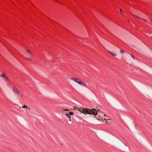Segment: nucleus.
I'll return each mask as SVG.
<instances>
[{"mask_svg":"<svg viewBox=\"0 0 152 152\" xmlns=\"http://www.w3.org/2000/svg\"><path fill=\"white\" fill-rule=\"evenodd\" d=\"M151 38H152V36H151Z\"/></svg>","mask_w":152,"mask_h":152,"instance_id":"nucleus-20","label":"nucleus"},{"mask_svg":"<svg viewBox=\"0 0 152 152\" xmlns=\"http://www.w3.org/2000/svg\"><path fill=\"white\" fill-rule=\"evenodd\" d=\"M65 116L69 119V120L70 121H71V117L70 115H69V114L67 113H66L65 114Z\"/></svg>","mask_w":152,"mask_h":152,"instance_id":"nucleus-9","label":"nucleus"},{"mask_svg":"<svg viewBox=\"0 0 152 152\" xmlns=\"http://www.w3.org/2000/svg\"><path fill=\"white\" fill-rule=\"evenodd\" d=\"M25 53L26 54L28 53L29 56L28 57V58H26L29 60H31V58H30V56H32V53H31L30 52V51L29 50H26V51L25 52Z\"/></svg>","mask_w":152,"mask_h":152,"instance_id":"nucleus-5","label":"nucleus"},{"mask_svg":"<svg viewBox=\"0 0 152 152\" xmlns=\"http://www.w3.org/2000/svg\"><path fill=\"white\" fill-rule=\"evenodd\" d=\"M63 111H65V109H64V108H63Z\"/></svg>","mask_w":152,"mask_h":152,"instance_id":"nucleus-16","label":"nucleus"},{"mask_svg":"<svg viewBox=\"0 0 152 152\" xmlns=\"http://www.w3.org/2000/svg\"><path fill=\"white\" fill-rule=\"evenodd\" d=\"M0 77H1L3 80L5 82H9L10 81L9 79L4 74H3L2 75H1L0 76Z\"/></svg>","mask_w":152,"mask_h":152,"instance_id":"nucleus-3","label":"nucleus"},{"mask_svg":"<svg viewBox=\"0 0 152 152\" xmlns=\"http://www.w3.org/2000/svg\"><path fill=\"white\" fill-rule=\"evenodd\" d=\"M131 56L133 58V59H134V60L135 59V58L133 57V56L132 55H131Z\"/></svg>","mask_w":152,"mask_h":152,"instance_id":"nucleus-14","label":"nucleus"},{"mask_svg":"<svg viewBox=\"0 0 152 152\" xmlns=\"http://www.w3.org/2000/svg\"><path fill=\"white\" fill-rule=\"evenodd\" d=\"M120 52H121V53L122 54H123L124 53V52L123 51V50H120Z\"/></svg>","mask_w":152,"mask_h":152,"instance_id":"nucleus-13","label":"nucleus"},{"mask_svg":"<svg viewBox=\"0 0 152 152\" xmlns=\"http://www.w3.org/2000/svg\"><path fill=\"white\" fill-rule=\"evenodd\" d=\"M120 11L121 12L122 11V10L121 9H120Z\"/></svg>","mask_w":152,"mask_h":152,"instance_id":"nucleus-17","label":"nucleus"},{"mask_svg":"<svg viewBox=\"0 0 152 152\" xmlns=\"http://www.w3.org/2000/svg\"><path fill=\"white\" fill-rule=\"evenodd\" d=\"M76 109H77L78 110H79L81 113L84 114L85 115L86 114H88L95 116L98 114V112L95 109H91L87 108L83 109V108L78 109L77 107H74L73 109L75 110Z\"/></svg>","mask_w":152,"mask_h":152,"instance_id":"nucleus-1","label":"nucleus"},{"mask_svg":"<svg viewBox=\"0 0 152 152\" xmlns=\"http://www.w3.org/2000/svg\"><path fill=\"white\" fill-rule=\"evenodd\" d=\"M106 117V115H102L101 116L99 115V118H98V120H102V121H103L104 120V118H106L105 117Z\"/></svg>","mask_w":152,"mask_h":152,"instance_id":"nucleus-6","label":"nucleus"},{"mask_svg":"<svg viewBox=\"0 0 152 152\" xmlns=\"http://www.w3.org/2000/svg\"><path fill=\"white\" fill-rule=\"evenodd\" d=\"M108 52L110 53V54H111L114 56H117L116 54L115 53H113L110 52L109 51H108Z\"/></svg>","mask_w":152,"mask_h":152,"instance_id":"nucleus-10","label":"nucleus"},{"mask_svg":"<svg viewBox=\"0 0 152 152\" xmlns=\"http://www.w3.org/2000/svg\"><path fill=\"white\" fill-rule=\"evenodd\" d=\"M104 120H105L106 121V122H105V123L109 125H110V122H109V121H110V119H107L106 118H104Z\"/></svg>","mask_w":152,"mask_h":152,"instance_id":"nucleus-7","label":"nucleus"},{"mask_svg":"<svg viewBox=\"0 0 152 152\" xmlns=\"http://www.w3.org/2000/svg\"><path fill=\"white\" fill-rule=\"evenodd\" d=\"M151 21V23H152V21Z\"/></svg>","mask_w":152,"mask_h":152,"instance_id":"nucleus-19","label":"nucleus"},{"mask_svg":"<svg viewBox=\"0 0 152 152\" xmlns=\"http://www.w3.org/2000/svg\"><path fill=\"white\" fill-rule=\"evenodd\" d=\"M69 115H74V113L72 112H70L69 114Z\"/></svg>","mask_w":152,"mask_h":152,"instance_id":"nucleus-12","label":"nucleus"},{"mask_svg":"<svg viewBox=\"0 0 152 152\" xmlns=\"http://www.w3.org/2000/svg\"><path fill=\"white\" fill-rule=\"evenodd\" d=\"M12 91L15 94H19L20 92L19 90L16 87L14 86L12 88Z\"/></svg>","mask_w":152,"mask_h":152,"instance_id":"nucleus-4","label":"nucleus"},{"mask_svg":"<svg viewBox=\"0 0 152 152\" xmlns=\"http://www.w3.org/2000/svg\"><path fill=\"white\" fill-rule=\"evenodd\" d=\"M65 111H68L69 110L68 109H66L65 110Z\"/></svg>","mask_w":152,"mask_h":152,"instance_id":"nucleus-15","label":"nucleus"},{"mask_svg":"<svg viewBox=\"0 0 152 152\" xmlns=\"http://www.w3.org/2000/svg\"><path fill=\"white\" fill-rule=\"evenodd\" d=\"M70 79L72 80L75 81V82H76L81 86L85 87L86 86V83H84L83 82L81 81L80 79H79L77 78H75V77H73V78H70Z\"/></svg>","mask_w":152,"mask_h":152,"instance_id":"nucleus-2","label":"nucleus"},{"mask_svg":"<svg viewBox=\"0 0 152 152\" xmlns=\"http://www.w3.org/2000/svg\"><path fill=\"white\" fill-rule=\"evenodd\" d=\"M151 21V23H152V21Z\"/></svg>","mask_w":152,"mask_h":152,"instance_id":"nucleus-18","label":"nucleus"},{"mask_svg":"<svg viewBox=\"0 0 152 152\" xmlns=\"http://www.w3.org/2000/svg\"><path fill=\"white\" fill-rule=\"evenodd\" d=\"M22 107L23 108H28L29 110H30V108L29 107L28 108V107L26 106L25 105H24V106H22Z\"/></svg>","mask_w":152,"mask_h":152,"instance_id":"nucleus-11","label":"nucleus"},{"mask_svg":"<svg viewBox=\"0 0 152 152\" xmlns=\"http://www.w3.org/2000/svg\"><path fill=\"white\" fill-rule=\"evenodd\" d=\"M133 16H134V17H136L137 18H138L139 19H140L143 20H144V21H145V22H148L145 19H143V18H140V17H138V16H137V15H133Z\"/></svg>","mask_w":152,"mask_h":152,"instance_id":"nucleus-8","label":"nucleus"}]
</instances>
